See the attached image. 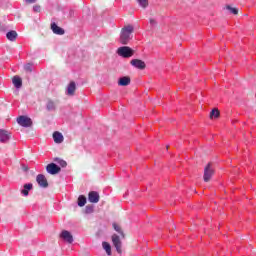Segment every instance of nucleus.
Returning a JSON list of instances; mask_svg holds the SVG:
<instances>
[{
  "mask_svg": "<svg viewBox=\"0 0 256 256\" xmlns=\"http://www.w3.org/2000/svg\"><path fill=\"white\" fill-rule=\"evenodd\" d=\"M130 83L131 78H129V76L121 77L118 81V85H120V87H127V85H129Z\"/></svg>",
  "mask_w": 256,
  "mask_h": 256,
  "instance_id": "nucleus-15",
  "label": "nucleus"
},
{
  "mask_svg": "<svg viewBox=\"0 0 256 256\" xmlns=\"http://www.w3.org/2000/svg\"><path fill=\"white\" fill-rule=\"evenodd\" d=\"M24 69H25V71L31 72V71H33V65L32 64H26L24 66Z\"/></svg>",
  "mask_w": 256,
  "mask_h": 256,
  "instance_id": "nucleus-26",
  "label": "nucleus"
},
{
  "mask_svg": "<svg viewBox=\"0 0 256 256\" xmlns=\"http://www.w3.org/2000/svg\"><path fill=\"white\" fill-rule=\"evenodd\" d=\"M60 165L61 167H67V162H65V160H61Z\"/></svg>",
  "mask_w": 256,
  "mask_h": 256,
  "instance_id": "nucleus-30",
  "label": "nucleus"
},
{
  "mask_svg": "<svg viewBox=\"0 0 256 256\" xmlns=\"http://www.w3.org/2000/svg\"><path fill=\"white\" fill-rule=\"evenodd\" d=\"M133 31H135L133 25H126L121 29L119 41L122 45H129V41L133 39Z\"/></svg>",
  "mask_w": 256,
  "mask_h": 256,
  "instance_id": "nucleus-1",
  "label": "nucleus"
},
{
  "mask_svg": "<svg viewBox=\"0 0 256 256\" xmlns=\"http://www.w3.org/2000/svg\"><path fill=\"white\" fill-rule=\"evenodd\" d=\"M85 212L87 214L93 213V206H90V205L86 206Z\"/></svg>",
  "mask_w": 256,
  "mask_h": 256,
  "instance_id": "nucleus-27",
  "label": "nucleus"
},
{
  "mask_svg": "<svg viewBox=\"0 0 256 256\" xmlns=\"http://www.w3.org/2000/svg\"><path fill=\"white\" fill-rule=\"evenodd\" d=\"M55 102H53L52 100H48L46 103V109L48 111H55Z\"/></svg>",
  "mask_w": 256,
  "mask_h": 256,
  "instance_id": "nucleus-21",
  "label": "nucleus"
},
{
  "mask_svg": "<svg viewBox=\"0 0 256 256\" xmlns=\"http://www.w3.org/2000/svg\"><path fill=\"white\" fill-rule=\"evenodd\" d=\"M8 41H15L17 39V32L15 30H11L6 34Z\"/></svg>",
  "mask_w": 256,
  "mask_h": 256,
  "instance_id": "nucleus-17",
  "label": "nucleus"
},
{
  "mask_svg": "<svg viewBox=\"0 0 256 256\" xmlns=\"http://www.w3.org/2000/svg\"><path fill=\"white\" fill-rule=\"evenodd\" d=\"M32 189H33V184L32 183L24 184L23 188L21 189V195H23V197H28L29 196V192Z\"/></svg>",
  "mask_w": 256,
  "mask_h": 256,
  "instance_id": "nucleus-12",
  "label": "nucleus"
},
{
  "mask_svg": "<svg viewBox=\"0 0 256 256\" xmlns=\"http://www.w3.org/2000/svg\"><path fill=\"white\" fill-rule=\"evenodd\" d=\"M150 25H151V27H155V25H157V21H155V19L151 18Z\"/></svg>",
  "mask_w": 256,
  "mask_h": 256,
  "instance_id": "nucleus-29",
  "label": "nucleus"
},
{
  "mask_svg": "<svg viewBox=\"0 0 256 256\" xmlns=\"http://www.w3.org/2000/svg\"><path fill=\"white\" fill-rule=\"evenodd\" d=\"M51 29H52L53 33H55V35H64L65 34V30H63V28L57 26V24H55V23L51 24Z\"/></svg>",
  "mask_w": 256,
  "mask_h": 256,
  "instance_id": "nucleus-14",
  "label": "nucleus"
},
{
  "mask_svg": "<svg viewBox=\"0 0 256 256\" xmlns=\"http://www.w3.org/2000/svg\"><path fill=\"white\" fill-rule=\"evenodd\" d=\"M46 171L50 175H57V173H59L61 171V167H59L55 163H50V164L47 165Z\"/></svg>",
  "mask_w": 256,
  "mask_h": 256,
  "instance_id": "nucleus-4",
  "label": "nucleus"
},
{
  "mask_svg": "<svg viewBox=\"0 0 256 256\" xmlns=\"http://www.w3.org/2000/svg\"><path fill=\"white\" fill-rule=\"evenodd\" d=\"M213 173V167H211V164H208L204 169V181L206 183L211 180V177H213Z\"/></svg>",
  "mask_w": 256,
  "mask_h": 256,
  "instance_id": "nucleus-6",
  "label": "nucleus"
},
{
  "mask_svg": "<svg viewBox=\"0 0 256 256\" xmlns=\"http://www.w3.org/2000/svg\"><path fill=\"white\" fill-rule=\"evenodd\" d=\"M33 11H35L36 13H39V11H41V6L39 5L34 6Z\"/></svg>",
  "mask_w": 256,
  "mask_h": 256,
  "instance_id": "nucleus-28",
  "label": "nucleus"
},
{
  "mask_svg": "<svg viewBox=\"0 0 256 256\" xmlns=\"http://www.w3.org/2000/svg\"><path fill=\"white\" fill-rule=\"evenodd\" d=\"M102 247L106 251L107 255H111V245L109 243L103 242Z\"/></svg>",
  "mask_w": 256,
  "mask_h": 256,
  "instance_id": "nucleus-22",
  "label": "nucleus"
},
{
  "mask_svg": "<svg viewBox=\"0 0 256 256\" xmlns=\"http://www.w3.org/2000/svg\"><path fill=\"white\" fill-rule=\"evenodd\" d=\"M12 81L16 89H20L23 85V80H21V77L19 76H14Z\"/></svg>",
  "mask_w": 256,
  "mask_h": 256,
  "instance_id": "nucleus-16",
  "label": "nucleus"
},
{
  "mask_svg": "<svg viewBox=\"0 0 256 256\" xmlns=\"http://www.w3.org/2000/svg\"><path fill=\"white\" fill-rule=\"evenodd\" d=\"M112 243L114 247L116 248L117 253H121V239L117 234H114L112 236Z\"/></svg>",
  "mask_w": 256,
  "mask_h": 256,
  "instance_id": "nucleus-10",
  "label": "nucleus"
},
{
  "mask_svg": "<svg viewBox=\"0 0 256 256\" xmlns=\"http://www.w3.org/2000/svg\"><path fill=\"white\" fill-rule=\"evenodd\" d=\"M114 230L121 235V237H125V234H123V230H121V226L117 223H113Z\"/></svg>",
  "mask_w": 256,
  "mask_h": 256,
  "instance_id": "nucleus-23",
  "label": "nucleus"
},
{
  "mask_svg": "<svg viewBox=\"0 0 256 256\" xmlns=\"http://www.w3.org/2000/svg\"><path fill=\"white\" fill-rule=\"evenodd\" d=\"M130 65H132V67H135L136 69H140V70H143L147 67L145 62L143 60H139V59L131 60Z\"/></svg>",
  "mask_w": 256,
  "mask_h": 256,
  "instance_id": "nucleus-7",
  "label": "nucleus"
},
{
  "mask_svg": "<svg viewBox=\"0 0 256 256\" xmlns=\"http://www.w3.org/2000/svg\"><path fill=\"white\" fill-rule=\"evenodd\" d=\"M86 203H87V198L84 195H80L78 197V206L85 207Z\"/></svg>",
  "mask_w": 256,
  "mask_h": 256,
  "instance_id": "nucleus-20",
  "label": "nucleus"
},
{
  "mask_svg": "<svg viewBox=\"0 0 256 256\" xmlns=\"http://www.w3.org/2000/svg\"><path fill=\"white\" fill-rule=\"evenodd\" d=\"M142 9H146L149 6V0H137Z\"/></svg>",
  "mask_w": 256,
  "mask_h": 256,
  "instance_id": "nucleus-24",
  "label": "nucleus"
},
{
  "mask_svg": "<svg viewBox=\"0 0 256 256\" xmlns=\"http://www.w3.org/2000/svg\"><path fill=\"white\" fill-rule=\"evenodd\" d=\"M217 117H219V110L213 109L210 112V119H217Z\"/></svg>",
  "mask_w": 256,
  "mask_h": 256,
  "instance_id": "nucleus-25",
  "label": "nucleus"
},
{
  "mask_svg": "<svg viewBox=\"0 0 256 256\" xmlns=\"http://www.w3.org/2000/svg\"><path fill=\"white\" fill-rule=\"evenodd\" d=\"M11 139V133L6 130L0 129V143H8Z\"/></svg>",
  "mask_w": 256,
  "mask_h": 256,
  "instance_id": "nucleus-9",
  "label": "nucleus"
},
{
  "mask_svg": "<svg viewBox=\"0 0 256 256\" xmlns=\"http://www.w3.org/2000/svg\"><path fill=\"white\" fill-rule=\"evenodd\" d=\"M117 54L119 57L129 59V57H133V49L129 48V46H122L117 49Z\"/></svg>",
  "mask_w": 256,
  "mask_h": 256,
  "instance_id": "nucleus-2",
  "label": "nucleus"
},
{
  "mask_svg": "<svg viewBox=\"0 0 256 256\" xmlns=\"http://www.w3.org/2000/svg\"><path fill=\"white\" fill-rule=\"evenodd\" d=\"M36 181H37L38 185L40 187H42L43 189H47V187H49V182H47V178L43 174H39L36 177Z\"/></svg>",
  "mask_w": 256,
  "mask_h": 256,
  "instance_id": "nucleus-5",
  "label": "nucleus"
},
{
  "mask_svg": "<svg viewBox=\"0 0 256 256\" xmlns=\"http://www.w3.org/2000/svg\"><path fill=\"white\" fill-rule=\"evenodd\" d=\"M226 11H228L231 15H238L239 9L231 7V5H226L225 7Z\"/></svg>",
  "mask_w": 256,
  "mask_h": 256,
  "instance_id": "nucleus-19",
  "label": "nucleus"
},
{
  "mask_svg": "<svg viewBox=\"0 0 256 256\" xmlns=\"http://www.w3.org/2000/svg\"><path fill=\"white\" fill-rule=\"evenodd\" d=\"M26 1V3H36L37 2V0H25Z\"/></svg>",
  "mask_w": 256,
  "mask_h": 256,
  "instance_id": "nucleus-31",
  "label": "nucleus"
},
{
  "mask_svg": "<svg viewBox=\"0 0 256 256\" xmlns=\"http://www.w3.org/2000/svg\"><path fill=\"white\" fill-rule=\"evenodd\" d=\"M88 200L90 203H99V193L96 191L89 192Z\"/></svg>",
  "mask_w": 256,
  "mask_h": 256,
  "instance_id": "nucleus-13",
  "label": "nucleus"
},
{
  "mask_svg": "<svg viewBox=\"0 0 256 256\" xmlns=\"http://www.w3.org/2000/svg\"><path fill=\"white\" fill-rule=\"evenodd\" d=\"M17 123L21 127H31L33 125V121L27 116H19L17 118Z\"/></svg>",
  "mask_w": 256,
  "mask_h": 256,
  "instance_id": "nucleus-3",
  "label": "nucleus"
},
{
  "mask_svg": "<svg viewBox=\"0 0 256 256\" xmlns=\"http://www.w3.org/2000/svg\"><path fill=\"white\" fill-rule=\"evenodd\" d=\"M76 89H77V86L75 82H70L66 89V95L73 97V95H75Z\"/></svg>",
  "mask_w": 256,
  "mask_h": 256,
  "instance_id": "nucleus-11",
  "label": "nucleus"
},
{
  "mask_svg": "<svg viewBox=\"0 0 256 256\" xmlns=\"http://www.w3.org/2000/svg\"><path fill=\"white\" fill-rule=\"evenodd\" d=\"M53 139L56 143H63V134L60 132H54Z\"/></svg>",
  "mask_w": 256,
  "mask_h": 256,
  "instance_id": "nucleus-18",
  "label": "nucleus"
},
{
  "mask_svg": "<svg viewBox=\"0 0 256 256\" xmlns=\"http://www.w3.org/2000/svg\"><path fill=\"white\" fill-rule=\"evenodd\" d=\"M60 239H63L66 243H73V235H71V232L67 230H63L60 233Z\"/></svg>",
  "mask_w": 256,
  "mask_h": 256,
  "instance_id": "nucleus-8",
  "label": "nucleus"
}]
</instances>
